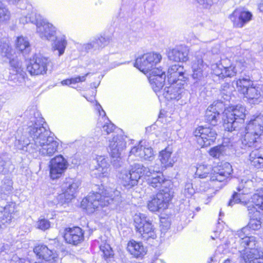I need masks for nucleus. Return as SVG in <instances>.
I'll return each instance as SVG.
<instances>
[{
  "instance_id": "bf43d9fd",
  "label": "nucleus",
  "mask_w": 263,
  "mask_h": 263,
  "mask_svg": "<svg viewBox=\"0 0 263 263\" xmlns=\"http://www.w3.org/2000/svg\"><path fill=\"white\" fill-rule=\"evenodd\" d=\"M219 65L220 66H221L223 69H226L228 68V67L234 65V64H232L229 59L225 58L221 59Z\"/></svg>"
},
{
  "instance_id": "aec40b11",
  "label": "nucleus",
  "mask_w": 263,
  "mask_h": 263,
  "mask_svg": "<svg viewBox=\"0 0 263 263\" xmlns=\"http://www.w3.org/2000/svg\"><path fill=\"white\" fill-rule=\"evenodd\" d=\"M125 137L122 135L114 136L109 140V148L112 158H119L122 151L126 147Z\"/></svg>"
},
{
  "instance_id": "13d9d810",
  "label": "nucleus",
  "mask_w": 263,
  "mask_h": 263,
  "mask_svg": "<svg viewBox=\"0 0 263 263\" xmlns=\"http://www.w3.org/2000/svg\"><path fill=\"white\" fill-rule=\"evenodd\" d=\"M203 8L209 9L213 5L212 0H195Z\"/></svg>"
},
{
  "instance_id": "c756f323",
  "label": "nucleus",
  "mask_w": 263,
  "mask_h": 263,
  "mask_svg": "<svg viewBox=\"0 0 263 263\" xmlns=\"http://www.w3.org/2000/svg\"><path fill=\"white\" fill-rule=\"evenodd\" d=\"M243 95L251 104H258L262 101V96L259 87L251 86L248 88Z\"/></svg>"
},
{
  "instance_id": "c9c22d12",
  "label": "nucleus",
  "mask_w": 263,
  "mask_h": 263,
  "mask_svg": "<svg viewBox=\"0 0 263 263\" xmlns=\"http://www.w3.org/2000/svg\"><path fill=\"white\" fill-rule=\"evenodd\" d=\"M96 162L97 165L95 167L97 172L95 174L98 177L106 176L109 166L106 159L103 156H99L97 157Z\"/></svg>"
},
{
  "instance_id": "4468645a",
  "label": "nucleus",
  "mask_w": 263,
  "mask_h": 263,
  "mask_svg": "<svg viewBox=\"0 0 263 263\" xmlns=\"http://www.w3.org/2000/svg\"><path fill=\"white\" fill-rule=\"evenodd\" d=\"M170 85L166 86L161 91L162 95L167 100H179L186 93L183 85L184 83L180 82L168 83Z\"/></svg>"
},
{
  "instance_id": "58836bf2",
  "label": "nucleus",
  "mask_w": 263,
  "mask_h": 263,
  "mask_svg": "<svg viewBox=\"0 0 263 263\" xmlns=\"http://www.w3.org/2000/svg\"><path fill=\"white\" fill-rule=\"evenodd\" d=\"M9 60V63L13 74H20L22 78H24L25 74V72L22 68L21 62H20L15 54V52L11 56L10 58H7Z\"/></svg>"
},
{
  "instance_id": "b1692460",
  "label": "nucleus",
  "mask_w": 263,
  "mask_h": 263,
  "mask_svg": "<svg viewBox=\"0 0 263 263\" xmlns=\"http://www.w3.org/2000/svg\"><path fill=\"white\" fill-rule=\"evenodd\" d=\"M246 132L260 137L263 134V115H258L251 120L246 127Z\"/></svg>"
},
{
  "instance_id": "37998d69",
  "label": "nucleus",
  "mask_w": 263,
  "mask_h": 263,
  "mask_svg": "<svg viewBox=\"0 0 263 263\" xmlns=\"http://www.w3.org/2000/svg\"><path fill=\"white\" fill-rule=\"evenodd\" d=\"M234 88L229 83H224L222 84L220 89V95L223 101H229L231 98L232 91Z\"/></svg>"
},
{
  "instance_id": "9d476101",
  "label": "nucleus",
  "mask_w": 263,
  "mask_h": 263,
  "mask_svg": "<svg viewBox=\"0 0 263 263\" xmlns=\"http://www.w3.org/2000/svg\"><path fill=\"white\" fill-rule=\"evenodd\" d=\"M81 183L72 178H66L62 185L63 193L58 197L59 203L61 205L68 203L74 197Z\"/></svg>"
},
{
  "instance_id": "a878e982",
  "label": "nucleus",
  "mask_w": 263,
  "mask_h": 263,
  "mask_svg": "<svg viewBox=\"0 0 263 263\" xmlns=\"http://www.w3.org/2000/svg\"><path fill=\"white\" fill-rule=\"evenodd\" d=\"M202 52H196L195 60L193 62L192 68V77L194 79L200 80L203 77V71L206 65L203 64Z\"/></svg>"
},
{
  "instance_id": "6e6d98bb",
  "label": "nucleus",
  "mask_w": 263,
  "mask_h": 263,
  "mask_svg": "<svg viewBox=\"0 0 263 263\" xmlns=\"http://www.w3.org/2000/svg\"><path fill=\"white\" fill-rule=\"evenodd\" d=\"M195 193L193 185L191 183H186L184 187L183 193L186 197L192 196Z\"/></svg>"
},
{
  "instance_id": "09e8293b",
  "label": "nucleus",
  "mask_w": 263,
  "mask_h": 263,
  "mask_svg": "<svg viewBox=\"0 0 263 263\" xmlns=\"http://www.w3.org/2000/svg\"><path fill=\"white\" fill-rule=\"evenodd\" d=\"M100 252L106 261H111L114 258V253L110 245L107 243L100 246Z\"/></svg>"
},
{
  "instance_id": "5701e85b",
  "label": "nucleus",
  "mask_w": 263,
  "mask_h": 263,
  "mask_svg": "<svg viewBox=\"0 0 263 263\" xmlns=\"http://www.w3.org/2000/svg\"><path fill=\"white\" fill-rule=\"evenodd\" d=\"M36 31L42 39L48 41H53L56 33L55 28L46 20L40 25H37Z\"/></svg>"
},
{
  "instance_id": "9b49d317",
  "label": "nucleus",
  "mask_w": 263,
  "mask_h": 263,
  "mask_svg": "<svg viewBox=\"0 0 263 263\" xmlns=\"http://www.w3.org/2000/svg\"><path fill=\"white\" fill-rule=\"evenodd\" d=\"M197 143L201 147H207L215 140L217 133L215 129L210 127L199 126L194 132Z\"/></svg>"
},
{
  "instance_id": "0e129e2a",
  "label": "nucleus",
  "mask_w": 263,
  "mask_h": 263,
  "mask_svg": "<svg viewBox=\"0 0 263 263\" xmlns=\"http://www.w3.org/2000/svg\"><path fill=\"white\" fill-rule=\"evenodd\" d=\"M112 163L115 167L118 168L122 165V161L120 156L119 158H112Z\"/></svg>"
},
{
  "instance_id": "f8f14e48",
  "label": "nucleus",
  "mask_w": 263,
  "mask_h": 263,
  "mask_svg": "<svg viewBox=\"0 0 263 263\" xmlns=\"http://www.w3.org/2000/svg\"><path fill=\"white\" fill-rule=\"evenodd\" d=\"M237 190L239 193L234 192L228 205L233 206L234 204L241 202V195L248 194L255 190L254 182L251 179H242L237 187Z\"/></svg>"
},
{
  "instance_id": "473e14b6",
  "label": "nucleus",
  "mask_w": 263,
  "mask_h": 263,
  "mask_svg": "<svg viewBox=\"0 0 263 263\" xmlns=\"http://www.w3.org/2000/svg\"><path fill=\"white\" fill-rule=\"evenodd\" d=\"M250 164L259 168L263 166V147L254 149L249 155Z\"/></svg>"
},
{
  "instance_id": "4d7b16f0",
  "label": "nucleus",
  "mask_w": 263,
  "mask_h": 263,
  "mask_svg": "<svg viewBox=\"0 0 263 263\" xmlns=\"http://www.w3.org/2000/svg\"><path fill=\"white\" fill-rule=\"evenodd\" d=\"M213 73L215 75L218 76L219 78H224L223 69L219 64H215L212 65Z\"/></svg>"
},
{
  "instance_id": "a19ab883",
  "label": "nucleus",
  "mask_w": 263,
  "mask_h": 263,
  "mask_svg": "<svg viewBox=\"0 0 263 263\" xmlns=\"http://www.w3.org/2000/svg\"><path fill=\"white\" fill-rule=\"evenodd\" d=\"M67 43L65 36L56 37L55 40L52 44V49L53 51H58V55L60 57L65 52Z\"/></svg>"
},
{
  "instance_id": "3c124183",
  "label": "nucleus",
  "mask_w": 263,
  "mask_h": 263,
  "mask_svg": "<svg viewBox=\"0 0 263 263\" xmlns=\"http://www.w3.org/2000/svg\"><path fill=\"white\" fill-rule=\"evenodd\" d=\"M93 40L96 45L95 47L97 49H99L106 46L109 43L110 39L108 37L101 36L95 37Z\"/></svg>"
},
{
  "instance_id": "393cba45",
  "label": "nucleus",
  "mask_w": 263,
  "mask_h": 263,
  "mask_svg": "<svg viewBox=\"0 0 263 263\" xmlns=\"http://www.w3.org/2000/svg\"><path fill=\"white\" fill-rule=\"evenodd\" d=\"M141 142L140 144L133 147L130 152L129 157L134 155L140 159L151 160L153 158V152L151 147H146L143 145Z\"/></svg>"
},
{
  "instance_id": "1a4fd4ad",
  "label": "nucleus",
  "mask_w": 263,
  "mask_h": 263,
  "mask_svg": "<svg viewBox=\"0 0 263 263\" xmlns=\"http://www.w3.org/2000/svg\"><path fill=\"white\" fill-rule=\"evenodd\" d=\"M51 64L50 60L41 54H35L30 60L27 70L31 76L44 75Z\"/></svg>"
},
{
  "instance_id": "338daca9",
  "label": "nucleus",
  "mask_w": 263,
  "mask_h": 263,
  "mask_svg": "<svg viewBox=\"0 0 263 263\" xmlns=\"http://www.w3.org/2000/svg\"><path fill=\"white\" fill-rule=\"evenodd\" d=\"M20 22L21 23H22L23 24H25L29 23L28 14L22 16L20 18Z\"/></svg>"
},
{
  "instance_id": "e2e57ef3",
  "label": "nucleus",
  "mask_w": 263,
  "mask_h": 263,
  "mask_svg": "<svg viewBox=\"0 0 263 263\" xmlns=\"http://www.w3.org/2000/svg\"><path fill=\"white\" fill-rule=\"evenodd\" d=\"M90 73H87L84 76L80 77L78 76L76 78H71L72 84H76L79 82H84L86 80V77L88 76Z\"/></svg>"
},
{
  "instance_id": "c85d7f7f",
  "label": "nucleus",
  "mask_w": 263,
  "mask_h": 263,
  "mask_svg": "<svg viewBox=\"0 0 263 263\" xmlns=\"http://www.w3.org/2000/svg\"><path fill=\"white\" fill-rule=\"evenodd\" d=\"M240 255L245 263H263V252L259 249L241 252Z\"/></svg>"
},
{
  "instance_id": "bb28decb",
  "label": "nucleus",
  "mask_w": 263,
  "mask_h": 263,
  "mask_svg": "<svg viewBox=\"0 0 263 263\" xmlns=\"http://www.w3.org/2000/svg\"><path fill=\"white\" fill-rule=\"evenodd\" d=\"M33 252L39 258L42 260H54L58 263L59 258L53 253V251L44 245H39L35 246L33 249Z\"/></svg>"
},
{
  "instance_id": "e433bc0d",
  "label": "nucleus",
  "mask_w": 263,
  "mask_h": 263,
  "mask_svg": "<svg viewBox=\"0 0 263 263\" xmlns=\"http://www.w3.org/2000/svg\"><path fill=\"white\" fill-rule=\"evenodd\" d=\"M172 148L169 147H166L160 153V160L164 167H172L176 161L175 158L172 156Z\"/></svg>"
},
{
  "instance_id": "7ed1b4c3",
  "label": "nucleus",
  "mask_w": 263,
  "mask_h": 263,
  "mask_svg": "<svg viewBox=\"0 0 263 263\" xmlns=\"http://www.w3.org/2000/svg\"><path fill=\"white\" fill-rule=\"evenodd\" d=\"M122 200L123 198L119 191L111 188L104 189L102 186L98 192L90 193L84 198L81 205L87 213L91 214L100 206H105L111 204L118 205Z\"/></svg>"
},
{
  "instance_id": "4be33fe9",
  "label": "nucleus",
  "mask_w": 263,
  "mask_h": 263,
  "mask_svg": "<svg viewBox=\"0 0 263 263\" xmlns=\"http://www.w3.org/2000/svg\"><path fill=\"white\" fill-rule=\"evenodd\" d=\"M167 77L168 83L176 82L185 83L186 79L184 76L183 67L179 65H174L168 68Z\"/></svg>"
},
{
  "instance_id": "774afa93",
  "label": "nucleus",
  "mask_w": 263,
  "mask_h": 263,
  "mask_svg": "<svg viewBox=\"0 0 263 263\" xmlns=\"http://www.w3.org/2000/svg\"><path fill=\"white\" fill-rule=\"evenodd\" d=\"M61 83L63 85H69L72 84L71 79L63 80Z\"/></svg>"
},
{
  "instance_id": "20e7f679",
  "label": "nucleus",
  "mask_w": 263,
  "mask_h": 263,
  "mask_svg": "<svg viewBox=\"0 0 263 263\" xmlns=\"http://www.w3.org/2000/svg\"><path fill=\"white\" fill-rule=\"evenodd\" d=\"M261 222L257 218H251L247 226L243 227L241 230L237 231L235 238L239 243L238 246H235L236 249H238V252L241 253V252L246 251H252L253 249H257L256 248L257 241L254 236H248L247 232L249 229L253 230H257L261 228Z\"/></svg>"
},
{
  "instance_id": "0eeeda50",
  "label": "nucleus",
  "mask_w": 263,
  "mask_h": 263,
  "mask_svg": "<svg viewBox=\"0 0 263 263\" xmlns=\"http://www.w3.org/2000/svg\"><path fill=\"white\" fill-rule=\"evenodd\" d=\"M173 197V192L169 187L161 189L147 203V208L152 212H158L167 208Z\"/></svg>"
},
{
  "instance_id": "f3484780",
  "label": "nucleus",
  "mask_w": 263,
  "mask_h": 263,
  "mask_svg": "<svg viewBox=\"0 0 263 263\" xmlns=\"http://www.w3.org/2000/svg\"><path fill=\"white\" fill-rule=\"evenodd\" d=\"M166 74L162 69L157 68L149 73L148 80L154 91L161 93L165 82Z\"/></svg>"
},
{
  "instance_id": "c03bdc74",
  "label": "nucleus",
  "mask_w": 263,
  "mask_h": 263,
  "mask_svg": "<svg viewBox=\"0 0 263 263\" xmlns=\"http://www.w3.org/2000/svg\"><path fill=\"white\" fill-rule=\"evenodd\" d=\"M16 48L22 52L27 53L30 51V44L27 38L19 36L16 42Z\"/></svg>"
},
{
  "instance_id": "f704fd0d",
  "label": "nucleus",
  "mask_w": 263,
  "mask_h": 263,
  "mask_svg": "<svg viewBox=\"0 0 263 263\" xmlns=\"http://www.w3.org/2000/svg\"><path fill=\"white\" fill-rule=\"evenodd\" d=\"M15 146L18 149L28 152L29 153L36 152L37 149V146H35V142L32 140V142L29 139L25 140L24 137H21L20 139L15 141Z\"/></svg>"
},
{
  "instance_id": "052dcab7",
  "label": "nucleus",
  "mask_w": 263,
  "mask_h": 263,
  "mask_svg": "<svg viewBox=\"0 0 263 263\" xmlns=\"http://www.w3.org/2000/svg\"><path fill=\"white\" fill-rule=\"evenodd\" d=\"M115 128V125L110 122L105 124L103 126V130L104 131L106 132L107 134H109L110 133L113 132Z\"/></svg>"
},
{
  "instance_id": "de8ad7c7",
  "label": "nucleus",
  "mask_w": 263,
  "mask_h": 263,
  "mask_svg": "<svg viewBox=\"0 0 263 263\" xmlns=\"http://www.w3.org/2000/svg\"><path fill=\"white\" fill-rule=\"evenodd\" d=\"M13 181L8 177H5L2 181V184L0 186V191L4 194H10L13 190Z\"/></svg>"
},
{
  "instance_id": "2f4dec72",
  "label": "nucleus",
  "mask_w": 263,
  "mask_h": 263,
  "mask_svg": "<svg viewBox=\"0 0 263 263\" xmlns=\"http://www.w3.org/2000/svg\"><path fill=\"white\" fill-rule=\"evenodd\" d=\"M260 143V137H257L252 133L246 132V134L241 140V148L243 149L247 148H258Z\"/></svg>"
},
{
  "instance_id": "72a5a7b5",
  "label": "nucleus",
  "mask_w": 263,
  "mask_h": 263,
  "mask_svg": "<svg viewBox=\"0 0 263 263\" xmlns=\"http://www.w3.org/2000/svg\"><path fill=\"white\" fill-rule=\"evenodd\" d=\"M247 63L244 59H239L236 60L234 65L228 67V68L223 69L224 78L232 77L243 70V68L246 67Z\"/></svg>"
},
{
  "instance_id": "864d4df0",
  "label": "nucleus",
  "mask_w": 263,
  "mask_h": 263,
  "mask_svg": "<svg viewBox=\"0 0 263 263\" xmlns=\"http://www.w3.org/2000/svg\"><path fill=\"white\" fill-rule=\"evenodd\" d=\"M225 146L223 145H220L215 146L210 150V155L215 158H219L220 156L223 155L224 151Z\"/></svg>"
},
{
  "instance_id": "7c9ffc66",
  "label": "nucleus",
  "mask_w": 263,
  "mask_h": 263,
  "mask_svg": "<svg viewBox=\"0 0 263 263\" xmlns=\"http://www.w3.org/2000/svg\"><path fill=\"white\" fill-rule=\"evenodd\" d=\"M14 211V205L9 204L5 206L3 211L0 212V230L6 228L10 224L12 219V214Z\"/></svg>"
},
{
  "instance_id": "f257e3e1",
  "label": "nucleus",
  "mask_w": 263,
  "mask_h": 263,
  "mask_svg": "<svg viewBox=\"0 0 263 263\" xmlns=\"http://www.w3.org/2000/svg\"><path fill=\"white\" fill-rule=\"evenodd\" d=\"M44 122L39 112L34 113L28 123L27 133L35 142L36 152L39 151L42 156L51 157L57 152L59 143L54 140L51 132L43 126Z\"/></svg>"
},
{
  "instance_id": "cd10ccee",
  "label": "nucleus",
  "mask_w": 263,
  "mask_h": 263,
  "mask_svg": "<svg viewBox=\"0 0 263 263\" xmlns=\"http://www.w3.org/2000/svg\"><path fill=\"white\" fill-rule=\"evenodd\" d=\"M252 199L253 203H250L247 207L250 217H252V215L253 214H255L256 215L259 214V212L257 211V208L254 204L258 209L263 210V188L258 191L257 193L254 194L252 197Z\"/></svg>"
},
{
  "instance_id": "69168bd1",
  "label": "nucleus",
  "mask_w": 263,
  "mask_h": 263,
  "mask_svg": "<svg viewBox=\"0 0 263 263\" xmlns=\"http://www.w3.org/2000/svg\"><path fill=\"white\" fill-rule=\"evenodd\" d=\"M11 263H25V259L20 258L17 256H14L12 257Z\"/></svg>"
},
{
  "instance_id": "f03ea898",
  "label": "nucleus",
  "mask_w": 263,
  "mask_h": 263,
  "mask_svg": "<svg viewBox=\"0 0 263 263\" xmlns=\"http://www.w3.org/2000/svg\"><path fill=\"white\" fill-rule=\"evenodd\" d=\"M143 176L148 177L147 184L155 189L168 187L167 186L170 184V181L165 179L162 173H155L154 170L140 163L134 164L128 172H121L120 178L123 185L127 189H130L137 185L139 179Z\"/></svg>"
},
{
  "instance_id": "6e6552de",
  "label": "nucleus",
  "mask_w": 263,
  "mask_h": 263,
  "mask_svg": "<svg viewBox=\"0 0 263 263\" xmlns=\"http://www.w3.org/2000/svg\"><path fill=\"white\" fill-rule=\"evenodd\" d=\"M162 59L160 54L149 52L143 54L136 59L134 66L144 73L156 69L155 67Z\"/></svg>"
},
{
  "instance_id": "49530a36",
  "label": "nucleus",
  "mask_w": 263,
  "mask_h": 263,
  "mask_svg": "<svg viewBox=\"0 0 263 263\" xmlns=\"http://www.w3.org/2000/svg\"><path fill=\"white\" fill-rule=\"evenodd\" d=\"M212 171L211 165L204 164L199 165L196 168L195 175L196 177L199 178H205Z\"/></svg>"
},
{
  "instance_id": "4c0bfd02",
  "label": "nucleus",
  "mask_w": 263,
  "mask_h": 263,
  "mask_svg": "<svg viewBox=\"0 0 263 263\" xmlns=\"http://www.w3.org/2000/svg\"><path fill=\"white\" fill-rule=\"evenodd\" d=\"M127 250L136 258L141 257L145 254L144 247L140 243L134 240L130 241L128 243Z\"/></svg>"
},
{
  "instance_id": "ddd939ff",
  "label": "nucleus",
  "mask_w": 263,
  "mask_h": 263,
  "mask_svg": "<svg viewBox=\"0 0 263 263\" xmlns=\"http://www.w3.org/2000/svg\"><path fill=\"white\" fill-rule=\"evenodd\" d=\"M67 160L62 156H57L50 161V176L52 179L60 178L68 167Z\"/></svg>"
},
{
  "instance_id": "5fc2aeb1",
  "label": "nucleus",
  "mask_w": 263,
  "mask_h": 263,
  "mask_svg": "<svg viewBox=\"0 0 263 263\" xmlns=\"http://www.w3.org/2000/svg\"><path fill=\"white\" fill-rule=\"evenodd\" d=\"M37 228L43 231L48 229L50 227V222L46 219H41L39 220L36 223Z\"/></svg>"
},
{
  "instance_id": "a211bd4d",
  "label": "nucleus",
  "mask_w": 263,
  "mask_h": 263,
  "mask_svg": "<svg viewBox=\"0 0 263 263\" xmlns=\"http://www.w3.org/2000/svg\"><path fill=\"white\" fill-rule=\"evenodd\" d=\"M213 171V173L210 175V180L223 182L232 174L233 169L229 163L226 162L221 165L215 167Z\"/></svg>"
},
{
  "instance_id": "603ef678",
  "label": "nucleus",
  "mask_w": 263,
  "mask_h": 263,
  "mask_svg": "<svg viewBox=\"0 0 263 263\" xmlns=\"http://www.w3.org/2000/svg\"><path fill=\"white\" fill-rule=\"evenodd\" d=\"M28 15L29 23L35 24L36 29L37 28V25H40L45 20L40 14H37L34 12H31L28 14Z\"/></svg>"
},
{
  "instance_id": "6ab92c4d",
  "label": "nucleus",
  "mask_w": 263,
  "mask_h": 263,
  "mask_svg": "<svg viewBox=\"0 0 263 263\" xmlns=\"http://www.w3.org/2000/svg\"><path fill=\"white\" fill-rule=\"evenodd\" d=\"M252 14L251 12L238 8L235 9L229 16L231 21L235 27L241 28L244 24L252 19Z\"/></svg>"
},
{
  "instance_id": "a18cd8bd",
  "label": "nucleus",
  "mask_w": 263,
  "mask_h": 263,
  "mask_svg": "<svg viewBox=\"0 0 263 263\" xmlns=\"http://www.w3.org/2000/svg\"><path fill=\"white\" fill-rule=\"evenodd\" d=\"M238 91L241 93L244 94L249 87H251L252 82L249 78H240L236 82Z\"/></svg>"
},
{
  "instance_id": "423d86ee",
  "label": "nucleus",
  "mask_w": 263,
  "mask_h": 263,
  "mask_svg": "<svg viewBox=\"0 0 263 263\" xmlns=\"http://www.w3.org/2000/svg\"><path fill=\"white\" fill-rule=\"evenodd\" d=\"M134 225L135 230L143 239H155L156 234L155 228L149 218L144 214L138 213L134 216Z\"/></svg>"
},
{
  "instance_id": "79ce46f5",
  "label": "nucleus",
  "mask_w": 263,
  "mask_h": 263,
  "mask_svg": "<svg viewBox=\"0 0 263 263\" xmlns=\"http://www.w3.org/2000/svg\"><path fill=\"white\" fill-rule=\"evenodd\" d=\"M14 170V166L9 158L0 156V174L6 175Z\"/></svg>"
},
{
  "instance_id": "680f3d73",
  "label": "nucleus",
  "mask_w": 263,
  "mask_h": 263,
  "mask_svg": "<svg viewBox=\"0 0 263 263\" xmlns=\"http://www.w3.org/2000/svg\"><path fill=\"white\" fill-rule=\"evenodd\" d=\"M96 45L93 42V40H91L90 42L85 44L83 45V47L85 49V50L87 52H89L91 50L93 49V50H97L96 47H95Z\"/></svg>"
},
{
  "instance_id": "ea45409f",
  "label": "nucleus",
  "mask_w": 263,
  "mask_h": 263,
  "mask_svg": "<svg viewBox=\"0 0 263 263\" xmlns=\"http://www.w3.org/2000/svg\"><path fill=\"white\" fill-rule=\"evenodd\" d=\"M14 53L9 40L6 39H2L0 42V56L7 59L10 58Z\"/></svg>"
},
{
  "instance_id": "2eb2a0df",
  "label": "nucleus",
  "mask_w": 263,
  "mask_h": 263,
  "mask_svg": "<svg viewBox=\"0 0 263 263\" xmlns=\"http://www.w3.org/2000/svg\"><path fill=\"white\" fill-rule=\"evenodd\" d=\"M223 100L214 102L207 108L205 115V121L212 125L215 126L217 124L218 118L220 115V111H222L224 107Z\"/></svg>"
},
{
  "instance_id": "412c9836",
  "label": "nucleus",
  "mask_w": 263,
  "mask_h": 263,
  "mask_svg": "<svg viewBox=\"0 0 263 263\" xmlns=\"http://www.w3.org/2000/svg\"><path fill=\"white\" fill-rule=\"evenodd\" d=\"M189 50L185 46H179L170 50L167 57L170 61L177 62H184L188 60Z\"/></svg>"
},
{
  "instance_id": "8fccbe9b",
  "label": "nucleus",
  "mask_w": 263,
  "mask_h": 263,
  "mask_svg": "<svg viewBox=\"0 0 263 263\" xmlns=\"http://www.w3.org/2000/svg\"><path fill=\"white\" fill-rule=\"evenodd\" d=\"M11 13L5 4L0 1V24L7 22L10 18Z\"/></svg>"
},
{
  "instance_id": "dca6fc26",
  "label": "nucleus",
  "mask_w": 263,
  "mask_h": 263,
  "mask_svg": "<svg viewBox=\"0 0 263 263\" xmlns=\"http://www.w3.org/2000/svg\"><path fill=\"white\" fill-rule=\"evenodd\" d=\"M84 231L79 227L65 229L64 237L66 242L73 246L81 243L84 239Z\"/></svg>"
},
{
  "instance_id": "39448f33",
  "label": "nucleus",
  "mask_w": 263,
  "mask_h": 263,
  "mask_svg": "<svg viewBox=\"0 0 263 263\" xmlns=\"http://www.w3.org/2000/svg\"><path fill=\"white\" fill-rule=\"evenodd\" d=\"M245 112V107L241 105H237L225 110L223 115V125L224 129L228 132L236 130L238 123L244 120Z\"/></svg>"
}]
</instances>
